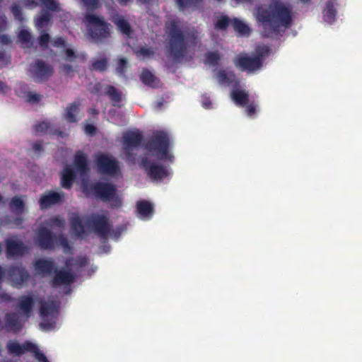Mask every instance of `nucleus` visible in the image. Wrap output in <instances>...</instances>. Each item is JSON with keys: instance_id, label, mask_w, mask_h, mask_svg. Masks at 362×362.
<instances>
[{"instance_id": "nucleus-53", "label": "nucleus", "mask_w": 362, "mask_h": 362, "mask_svg": "<svg viewBox=\"0 0 362 362\" xmlns=\"http://www.w3.org/2000/svg\"><path fill=\"white\" fill-rule=\"evenodd\" d=\"M63 70H64V71L66 74H69L70 73V71H71V66H69L67 64H64L63 65Z\"/></svg>"}, {"instance_id": "nucleus-49", "label": "nucleus", "mask_w": 362, "mask_h": 362, "mask_svg": "<svg viewBox=\"0 0 362 362\" xmlns=\"http://www.w3.org/2000/svg\"><path fill=\"white\" fill-rule=\"evenodd\" d=\"M13 223V224L15 226L18 227V226H19L21 224V223H22V218H20V217H17V218H15L13 221H11L8 220V221L6 222V223Z\"/></svg>"}, {"instance_id": "nucleus-20", "label": "nucleus", "mask_w": 362, "mask_h": 362, "mask_svg": "<svg viewBox=\"0 0 362 362\" xmlns=\"http://www.w3.org/2000/svg\"><path fill=\"white\" fill-rule=\"evenodd\" d=\"M16 92L19 97L25 98L30 103L38 102L40 96L35 93L30 92L26 85L19 83L17 85Z\"/></svg>"}, {"instance_id": "nucleus-60", "label": "nucleus", "mask_w": 362, "mask_h": 362, "mask_svg": "<svg viewBox=\"0 0 362 362\" xmlns=\"http://www.w3.org/2000/svg\"><path fill=\"white\" fill-rule=\"evenodd\" d=\"M2 202V198L0 196V204Z\"/></svg>"}, {"instance_id": "nucleus-54", "label": "nucleus", "mask_w": 362, "mask_h": 362, "mask_svg": "<svg viewBox=\"0 0 362 362\" xmlns=\"http://www.w3.org/2000/svg\"><path fill=\"white\" fill-rule=\"evenodd\" d=\"M6 86L1 82H0V92H5Z\"/></svg>"}, {"instance_id": "nucleus-48", "label": "nucleus", "mask_w": 362, "mask_h": 362, "mask_svg": "<svg viewBox=\"0 0 362 362\" xmlns=\"http://www.w3.org/2000/svg\"><path fill=\"white\" fill-rule=\"evenodd\" d=\"M85 132L87 134H90V135H92L95 133V128L94 126L91 125V124H87L86 127H85Z\"/></svg>"}, {"instance_id": "nucleus-57", "label": "nucleus", "mask_w": 362, "mask_h": 362, "mask_svg": "<svg viewBox=\"0 0 362 362\" xmlns=\"http://www.w3.org/2000/svg\"><path fill=\"white\" fill-rule=\"evenodd\" d=\"M4 274V272L3 271L2 268L0 267V279H1Z\"/></svg>"}, {"instance_id": "nucleus-29", "label": "nucleus", "mask_w": 362, "mask_h": 362, "mask_svg": "<svg viewBox=\"0 0 362 362\" xmlns=\"http://www.w3.org/2000/svg\"><path fill=\"white\" fill-rule=\"evenodd\" d=\"M78 113V106L74 103L67 107L65 118L69 122H75L77 120Z\"/></svg>"}, {"instance_id": "nucleus-25", "label": "nucleus", "mask_w": 362, "mask_h": 362, "mask_svg": "<svg viewBox=\"0 0 362 362\" xmlns=\"http://www.w3.org/2000/svg\"><path fill=\"white\" fill-rule=\"evenodd\" d=\"M50 15L48 12H42L35 20L36 28L42 31L44 28H47L49 25Z\"/></svg>"}, {"instance_id": "nucleus-5", "label": "nucleus", "mask_w": 362, "mask_h": 362, "mask_svg": "<svg viewBox=\"0 0 362 362\" xmlns=\"http://www.w3.org/2000/svg\"><path fill=\"white\" fill-rule=\"evenodd\" d=\"M88 172L87 158L84 153L78 151L75 156L74 168H71L70 166H66L62 173V187L66 189L70 188L74 179L79 176L83 192L89 194L90 192L85 182V178L87 176Z\"/></svg>"}, {"instance_id": "nucleus-47", "label": "nucleus", "mask_w": 362, "mask_h": 362, "mask_svg": "<svg viewBox=\"0 0 362 362\" xmlns=\"http://www.w3.org/2000/svg\"><path fill=\"white\" fill-rule=\"evenodd\" d=\"M202 106L206 109H209L211 107V100L209 98L203 97L202 100Z\"/></svg>"}, {"instance_id": "nucleus-43", "label": "nucleus", "mask_w": 362, "mask_h": 362, "mask_svg": "<svg viewBox=\"0 0 362 362\" xmlns=\"http://www.w3.org/2000/svg\"><path fill=\"white\" fill-rule=\"evenodd\" d=\"M136 54L139 57H146L150 56L152 54V52L147 48H141L139 51L136 52Z\"/></svg>"}, {"instance_id": "nucleus-36", "label": "nucleus", "mask_w": 362, "mask_h": 362, "mask_svg": "<svg viewBox=\"0 0 362 362\" xmlns=\"http://www.w3.org/2000/svg\"><path fill=\"white\" fill-rule=\"evenodd\" d=\"M41 4L49 10L55 11L58 8V4L55 0H39Z\"/></svg>"}, {"instance_id": "nucleus-55", "label": "nucleus", "mask_w": 362, "mask_h": 362, "mask_svg": "<svg viewBox=\"0 0 362 362\" xmlns=\"http://www.w3.org/2000/svg\"><path fill=\"white\" fill-rule=\"evenodd\" d=\"M189 49H190V47L189 49H187L185 51L184 50L183 57L181 58V59L178 60L179 62L182 61L185 58L187 59V57H186V54L187 53L188 51H189Z\"/></svg>"}, {"instance_id": "nucleus-56", "label": "nucleus", "mask_w": 362, "mask_h": 362, "mask_svg": "<svg viewBox=\"0 0 362 362\" xmlns=\"http://www.w3.org/2000/svg\"><path fill=\"white\" fill-rule=\"evenodd\" d=\"M0 298L2 300H7L8 298V296L6 293L0 294Z\"/></svg>"}, {"instance_id": "nucleus-17", "label": "nucleus", "mask_w": 362, "mask_h": 362, "mask_svg": "<svg viewBox=\"0 0 362 362\" xmlns=\"http://www.w3.org/2000/svg\"><path fill=\"white\" fill-rule=\"evenodd\" d=\"M7 253L8 257H15L25 253V247L16 238H11L6 241Z\"/></svg>"}, {"instance_id": "nucleus-16", "label": "nucleus", "mask_w": 362, "mask_h": 362, "mask_svg": "<svg viewBox=\"0 0 362 362\" xmlns=\"http://www.w3.org/2000/svg\"><path fill=\"white\" fill-rule=\"evenodd\" d=\"M62 198L63 194L57 192H50L45 194L39 200L40 208L47 209L52 204L59 202Z\"/></svg>"}, {"instance_id": "nucleus-38", "label": "nucleus", "mask_w": 362, "mask_h": 362, "mask_svg": "<svg viewBox=\"0 0 362 362\" xmlns=\"http://www.w3.org/2000/svg\"><path fill=\"white\" fill-rule=\"evenodd\" d=\"M50 124L48 122H42L36 127V130L40 132H47L49 131Z\"/></svg>"}, {"instance_id": "nucleus-39", "label": "nucleus", "mask_w": 362, "mask_h": 362, "mask_svg": "<svg viewBox=\"0 0 362 362\" xmlns=\"http://www.w3.org/2000/svg\"><path fill=\"white\" fill-rule=\"evenodd\" d=\"M87 259L86 258H82L79 262H77L76 264H73L71 262H68L66 264V268L67 269H72L73 268H76L78 266H83L86 263Z\"/></svg>"}, {"instance_id": "nucleus-46", "label": "nucleus", "mask_w": 362, "mask_h": 362, "mask_svg": "<svg viewBox=\"0 0 362 362\" xmlns=\"http://www.w3.org/2000/svg\"><path fill=\"white\" fill-rule=\"evenodd\" d=\"M257 112V107L254 105H249L247 107V114L248 116L252 117Z\"/></svg>"}, {"instance_id": "nucleus-8", "label": "nucleus", "mask_w": 362, "mask_h": 362, "mask_svg": "<svg viewBox=\"0 0 362 362\" xmlns=\"http://www.w3.org/2000/svg\"><path fill=\"white\" fill-rule=\"evenodd\" d=\"M50 42L49 36L47 33H41L39 38V44L41 47L45 48L48 46ZM51 44L56 47L62 48L65 52V60L67 62H76L81 61L84 59L83 54H76L72 47L68 45L62 38L59 37L53 41H51Z\"/></svg>"}, {"instance_id": "nucleus-51", "label": "nucleus", "mask_w": 362, "mask_h": 362, "mask_svg": "<svg viewBox=\"0 0 362 362\" xmlns=\"http://www.w3.org/2000/svg\"><path fill=\"white\" fill-rule=\"evenodd\" d=\"M37 5V4L33 0H28L25 4V6L30 8H33L35 7Z\"/></svg>"}, {"instance_id": "nucleus-45", "label": "nucleus", "mask_w": 362, "mask_h": 362, "mask_svg": "<svg viewBox=\"0 0 362 362\" xmlns=\"http://www.w3.org/2000/svg\"><path fill=\"white\" fill-rule=\"evenodd\" d=\"M12 13L16 19L21 21V11H20L19 8L17 6L14 5L12 6Z\"/></svg>"}, {"instance_id": "nucleus-26", "label": "nucleus", "mask_w": 362, "mask_h": 362, "mask_svg": "<svg viewBox=\"0 0 362 362\" xmlns=\"http://www.w3.org/2000/svg\"><path fill=\"white\" fill-rule=\"evenodd\" d=\"M114 23L117 26L118 29L127 36H130L131 28L129 23L122 16H116L113 19Z\"/></svg>"}, {"instance_id": "nucleus-58", "label": "nucleus", "mask_w": 362, "mask_h": 362, "mask_svg": "<svg viewBox=\"0 0 362 362\" xmlns=\"http://www.w3.org/2000/svg\"><path fill=\"white\" fill-rule=\"evenodd\" d=\"M120 3H127L129 0H118Z\"/></svg>"}, {"instance_id": "nucleus-21", "label": "nucleus", "mask_w": 362, "mask_h": 362, "mask_svg": "<svg viewBox=\"0 0 362 362\" xmlns=\"http://www.w3.org/2000/svg\"><path fill=\"white\" fill-rule=\"evenodd\" d=\"M25 197H15L11 201L10 209L13 213L16 214L18 216L25 211Z\"/></svg>"}, {"instance_id": "nucleus-34", "label": "nucleus", "mask_w": 362, "mask_h": 362, "mask_svg": "<svg viewBox=\"0 0 362 362\" xmlns=\"http://www.w3.org/2000/svg\"><path fill=\"white\" fill-rule=\"evenodd\" d=\"M93 69L98 71H103L107 67V61L103 59L95 60L92 64Z\"/></svg>"}, {"instance_id": "nucleus-10", "label": "nucleus", "mask_w": 362, "mask_h": 362, "mask_svg": "<svg viewBox=\"0 0 362 362\" xmlns=\"http://www.w3.org/2000/svg\"><path fill=\"white\" fill-rule=\"evenodd\" d=\"M91 192L101 199L109 202L112 205L117 206L121 203V197L115 188L109 183L100 182L95 185Z\"/></svg>"}, {"instance_id": "nucleus-52", "label": "nucleus", "mask_w": 362, "mask_h": 362, "mask_svg": "<svg viewBox=\"0 0 362 362\" xmlns=\"http://www.w3.org/2000/svg\"><path fill=\"white\" fill-rule=\"evenodd\" d=\"M1 41L4 44H8V43L10 42V39L7 36L1 35Z\"/></svg>"}, {"instance_id": "nucleus-14", "label": "nucleus", "mask_w": 362, "mask_h": 362, "mask_svg": "<svg viewBox=\"0 0 362 362\" xmlns=\"http://www.w3.org/2000/svg\"><path fill=\"white\" fill-rule=\"evenodd\" d=\"M30 72L31 76L35 80L42 81L52 74V69L44 63L37 62L30 66Z\"/></svg>"}, {"instance_id": "nucleus-59", "label": "nucleus", "mask_w": 362, "mask_h": 362, "mask_svg": "<svg viewBox=\"0 0 362 362\" xmlns=\"http://www.w3.org/2000/svg\"><path fill=\"white\" fill-rule=\"evenodd\" d=\"M35 147L36 150H38V149H39V146H38V145H35Z\"/></svg>"}, {"instance_id": "nucleus-11", "label": "nucleus", "mask_w": 362, "mask_h": 362, "mask_svg": "<svg viewBox=\"0 0 362 362\" xmlns=\"http://www.w3.org/2000/svg\"><path fill=\"white\" fill-rule=\"evenodd\" d=\"M269 52L267 47H259L257 49V57H250L245 55L239 56L235 60V64L242 70L254 71L259 69L262 64L260 57Z\"/></svg>"}, {"instance_id": "nucleus-44", "label": "nucleus", "mask_w": 362, "mask_h": 362, "mask_svg": "<svg viewBox=\"0 0 362 362\" xmlns=\"http://www.w3.org/2000/svg\"><path fill=\"white\" fill-rule=\"evenodd\" d=\"M127 64V62L124 59H120L118 62V66L117 68V71L118 73L122 74L124 71V67Z\"/></svg>"}, {"instance_id": "nucleus-13", "label": "nucleus", "mask_w": 362, "mask_h": 362, "mask_svg": "<svg viewBox=\"0 0 362 362\" xmlns=\"http://www.w3.org/2000/svg\"><path fill=\"white\" fill-rule=\"evenodd\" d=\"M141 136L138 131L127 132L123 136V148L127 157L130 154V151L136 147L140 142ZM129 159V158H127Z\"/></svg>"}, {"instance_id": "nucleus-24", "label": "nucleus", "mask_w": 362, "mask_h": 362, "mask_svg": "<svg viewBox=\"0 0 362 362\" xmlns=\"http://www.w3.org/2000/svg\"><path fill=\"white\" fill-rule=\"evenodd\" d=\"M52 267V262L45 259H39L35 264V269L37 274H48Z\"/></svg>"}, {"instance_id": "nucleus-4", "label": "nucleus", "mask_w": 362, "mask_h": 362, "mask_svg": "<svg viewBox=\"0 0 362 362\" xmlns=\"http://www.w3.org/2000/svg\"><path fill=\"white\" fill-rule=\"evenodd\" d=\"M71 230L79 238H85L89 233L94 232L101 237L107 236L110 226L104 216H94L90 218H81L74 214L71 219Z\"/></svg>"}, {"instance_id": "nucleus-30", "label": "nucleus", "mask_w": 362, "mask_h": 362, "mask_svg": "<svg viewBox=\"0 0 362 362\" xmlns=\"http://www.w3.org/2000/svg\"><path fill=\"white\" fill-rule=\"evenodd\" d=\"M231 24L234 30L240 35H247L250 33V30L248 25L238 19H233L231 21Z\"/></svg>"}, {"instance_id": "nucleus-40", "label": "nucleus", "mask_w": 362, "mask_h": 362, "mask_svg": "<svg viewBox=\"0 0 362 362\" xmlns=\"http://www.w3.org/2000/svg\"><path fill=\"white\" fill-rule=\"evenodd\" d=\"M64 221L59 217H57L54 219L52 220L51 222L47 225L52 229H54L56 227H60L63 226Z\"/></svg>"}, {"instance_id": "nucleus-33", "label": "nucleus", "mask_w": 362, "mask_h": 362, "mask_svg": "<svg viewBox=\"0 0 362 362\" xmlns=\"http://www.w3.org/2000/svg\"><path fill=\"white\" fill-rule=\"evenodd\" d=\"M106 93L114 102H119L122 99V94L118 92L114 87H107Z\"/></svg>"}, {"instance_id": "nucleus-7", "label": "nucleus", "mask_w": 362, "mask_h": 362, "mask_svg": "<svg viewBox=\"0 0 362 362\" xmlns=\"http://www.w3.org/2000/svg\"><path fill=\"white\" fill-rule=\"evenodd\" d=\"M83 22L88 35L95 40H101L110 35L109 25L98 16L88 13L85 16Z\"/></svg>"}, {"instance_id": "nucleus-3", "label": "nucleus", "mask_w": 362, "mask_h": 362, "mask_svg": "<svg viewBox=\"0 0 362 362\" xmlns=\"http://www.w3.org/2000/svg\"><path fill=\"white\" fill-rule=\"evenodd\" d=\"M254 15L268 36L286 28L291 21L289 6L278 1H274L267 9L258 8Z\"/></svg>"}, {"instance_id": "nucleus-9", "label": "nucleus", "mask_w": 362, "mask_h": 362, "mask_svg": "<svg viewBox=\"0 0 362 362\" xmlns=\"http://www.w3.org/2000/svg\"><path fill=\"white\" fill-rule=\"evenodd\" d=\"M7 349L9 354L19 356L26 351L35 354V356L40 362H49L46 356L40 351L36 344L27 341L20 344L15 341H11L7 344Z\"/></svg>"}, {"instance_id": "nucleus-15", "label": "nucleus", "mask_w": 362, "mask_h": 362, "mask_svg": "<svg viewBox=\"0 0 362 362\" xmlns=\"http://www.w3.org/2000/svg\"><path fill=\"white\" fill-rule=\"evenodd\" d=\"M73 279L74 275L72 273L67 271L60 270L57 272L53 284L55 287L64 286V288L63 292L67 293L69 292V286Z\"/></svg>"}, {"instance_id": "nucleus-50", "label": "nucleus", "mask_w": 362, "mask_h": 362, "mask_svg": "<svg viewBox=\"0 0 362 362\" xmlns=\"http://www.w3.org/2000/svg\"><path fill=\"white\" fill-rule=\"evenodd\" d=\"M6 26V22L5 19V16L0 15V31L4 30Z\"/></svg>"}, {"instance_id": "nucleus-31", "label": "nucleus", "mask_w": 362, "mask_h": 362, "mask_svg": "<svg viewBox=\"0 0 362 362\" xmlns=\"http://www.w3.org/2000/svg\"><path fill=\"white\" fill-rule=\"evenodd\" d=\"M337 10L332 5H328L324 11V19L328 23H332L336 20Z\"/></svg>"}, {"instance_id": "nucleus-37", "label": "nucleus", "mask_w": 362, "mask_h": 362, "mask_svg": "<svg viewBox=\"0 0 362 362\" xmlns=\"http://www.w3.org/2000/svg\"><path fill=\"white\" fill-rule=\"evenodd\" d=\"M232 21H230L226 16H221L218 19L216 23V28L218 29H224Z\"/></svg>"}, {"instance_id": "nucleus-18", "label": "nucleus", "mask_w": 362, "mask_h": 362, "mask_svg": "<svg viewBox=\"0 0 362 362\" xmlns=\"http://www.w3.org/2000/svg\"><path fill=\"white\" fill-rule=\"evenodd\" d=\"M37 243L43 248H54L55 243L47 228H42L38 233Z\"/></svg>"}, {"instance_id": "nucleus-42", "label": "nucleus", "mask_w": 362, "mask_h": 362, "mask_svg": "<svg viewBox=\"0 0 362 362\" xmlns=\"http://www.w3.org/2000/svg\"><path fill=\"white\" fill-rule=\"evenodd\" d=\"M56 245L61 246L64 252H68L70 250V247H69L66 240L64 238H60L58 240H57Z\"/></svg>"}, {"instance_id": "nucleus-6", "label": "nucleus", "mask_w": 362, "mask_h": 362, "mask_svg": "<svg viewBox=\"0 0 362 362\" xmlns=\"http://www.w3.org/2000/svg\"><path fill=\"white\" fill-rule=\"evenodd\" d=\"M169 32V52L175 60H180L183 57L184 50L191 47L189 43H194L187 37L185 39L180 30L179 23L172 21L168 24Z\"/></svg>"}, {"instance_id": "nucleus-22", "label": "nucleus", "mask_w": 362, "mask_h": 362, "mask_svg": "<svg viewBox=\"0 0 362 362\" xmlns=\"http://www.w3.org/2000/svg\"><path fill=\"white\" fill-rule=\"evenodd\" d=\"M138 216L141 219H148L153 215V206L148 202H139L137 203Z\"/></svg>"}, {"instance_id": "nucleus-23", "label": "nucleus", "mask_w": 362, "mask_h": 362, "mask_svg": "<svg viewBox=\"0 0 362 362\" xmlns=\"http://www.w3.org/2000/svg\"><path fill=\"white\" fill-rule=\"evenodd\" d=\"M231 98L238 105L243 106L248 100L247 94L240 89L233 90L231 93Z\"/></svg>"}, {"instance_id": "nucleus-2", "label": "nucleus", "mask_w": 362, "mask_h": 362, "mask_svg": "<svg viewBox=\"0 0 362 362\" xmlns=\"http://www.w3.org/2000/svg\"><path fill=\"white\" fill-rule=\"evenodd\" d=\"M169 146L170 139L167 134L158 132L147 147V156L142 164L153 180H162L170 174L166 167L158 163L160 161L171 160L173 156L170 153Z\"/></svg>"}, {"instance_id": "nucleus-28", "label": "nucleus", "mask_w": 362, "mask_h": 362, "mask_svg": "<svg viewBox=\"0 0 362 362\" xmlns=\"http://www.w3.org/2000/svg\"><path fill=\"white\" fill-rule=\"evenodd\" d=\"M31 35L28 29L23 27L18 33V42L23 47H28L30 45Z\"/></svg>"}, {"instance_id": "nucleus-32", "label": "nucleus", "mask_w": 362, "mask_h": 362, "mask_svg": "<svg viewBox=\"0 0 362 362\" xmlns=\"http://www.w3.org/2000/svg\"><path fill=\"white\" fill-rule=\"evenodd\" d=\"M217 78L221 83H230L233 78V75L230 72L219 71L217 74Z\"/></svg>"}, {"instance_id": "nucleus-41", "label": "nucleus", "mask_w": 362, "mask_h": 362, "mask_svg": "<svg viewBox=\"0 0 362 362\" xmlns=\"http://www.w3.org/2000/svg\"><path fill=\"white\" fill-rule=\"evenodd\" d=\"M87 9H92L97 8L98 6V0H81Z\"/></svg>"}, {"instance_id": "nucleus-35", "label": "nucleus", "mask_w": 362, "mask_h": 362, "mask_svg": "<svg viewBox=\"0 0 362 362\" xmlns=\"http://www.w3.org/2000/svg\"><path fill=\"white\" fill-rule=\"evenodd\" d=\"M218 59L219 56L216 52H210L207 54L204 62L206 64L215 65Z\"/></svg>"}, {"instance_id": "nucleus-1", "label": "nucleus", "mask_w": 362, "mask_h": 362, "mask_svg": "<svg viewBox=\"0 0 362 362\" xmlns=\"http://www.w3.org/2000/svg\"><path fill=\"white\" fill-rule=\"evenodd\" d=\"M40 304V315L41 317L40 327L44 330H50L56 327L57 322V308L56 303H42L33 296L21 298L19 301V315H7L6 327L12 331H17L21 327V321L29 317L35 304Z\"/></svg>"}, {"instance_id": "nucleus-19", "label": "nucleus", "mask_w": 362, "mask_h": 362, "mask_svg": "<svg viewBox=\"0 0 362 362\" xmlns=\"http://www.w3.org/2000/svg\"><path fill=\"white\" fill-rule=\"evenodd\" d=\"M9 279L16 286L21 285L28 278L27 272L21 267L11 268L8 272Z\"/></svg>"}, {"instance_id": "nucleus-27", "label": "nucleus", "mask_w": 362, "mask_h": 362, "mask_svg": "<svg viewBox=\"0 0 362 362\" xmlns=\"http://www.w3.org/2000/svg\"><path fill=\"white\" fill-rule=\"evenodd\" d=\"M141 80L144 83L152 87H156L158 85L157 78L148 70L142 71L141 74Z\"/></svg>"}, {"instance_id": "nucleus-12", "label": "nucleus", "mask_w": 362, "mask_h": 362, "mask_svg": "<svg viewBox=\"0 0 362 362\" xmlns=\"http://www.w3.org/2000/svg\"><path fill=\"white\" fill-rule=\"evenodd\" d=\"M96 165L98 170L105 175L117 177L119 174V168L115 159L105 153H99L95 156Z\"/></svg>"}]
</instances>
